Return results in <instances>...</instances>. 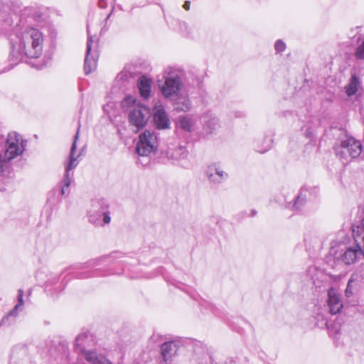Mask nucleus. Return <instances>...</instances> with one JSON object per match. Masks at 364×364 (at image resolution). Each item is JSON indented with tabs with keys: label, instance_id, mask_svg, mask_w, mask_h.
Returning <instances> with one entry per match:
<instances>
[{
	"label": "nucleus",
	"instance_id": "obj_1",
	"mask_svg": "<svg viewBox=\"0 0 364 364\" xmlns=\"http://www.w3.org/2000/svg\"><path fill=\"white\" fill-rule=\"evenodd\" d=\"M10 41V57L15 61L21 60L23 57L38 58L43 53V33L22 21L14 28Z\"/></svg>",
	"mask_w": 364,
	"mask_h": 364
},
{
	"label": "nucleus",
	"instance_id": "obj_2",
	"mask_svg": "<svg viewBox=\"0 0 364 364\" xmlns=\"http://www.w3.org/2000/svg\"><path fill=\"white\" fill-rule=\"evenodd\" d=\"M333 149L337 157L348 161L350 159H356L360 155L363 146L359 140L346 135L334 145Z\"/></svg>",
	"mask_w": 364,
	"mask_h": 364
},
{
	"label": "nucleus",
	"instance_id": "obj_3",
	"mask_svg": "<svg viewBox=\"0 0 364 364\" xmlns=\"http://www.w3.org/2000/svg\"><path fill=\"white\" fill-rule=\"evenodd\" d=\"M124 102L133 104L129 111L128 119L130 125L136 128L135 132H139L147 124L151 117L150 109L145 105L136 103V100L131 96L127 97Z\"/></svg>",
	"mask_w": 364,
	"mask_h": 364
},
{
	"label": "nucleus",
	"instance_id": "obj_4",
	"mask_svg": "<svg viewBox=\"0 0 364 364\" xmlns=\"http://www.w3.org/2000/svg\"><path fill=\"white\" fill-rule=\"evenodd\" d=\"M78 134H79V129L77 130L76 134L74 137V141L71 146L70 153V157H69V161L65 167V175L63 178V180L59 182V183L53 188V189L49 192L48 193V200H51L52 198L55 196L58 193L61 196H64L66 193V191L69 188L71 180H72V176L70 173V171L75 168L77 165V157L75 156V152L76 150V142L78 139Z\"/></svg>",
	"mask_w": 364,
	"mask_h": 364
},
{
	"label": "nucleus",
	"instance_id": "obj_5",
	"mask_svg": "<svg viewBox=\"0 0 364 364\" xmlns=\"http://www.w3.org/2000/svg\"><path fill=\"white\" fill-rule=\"evenodd\" d=\"M87 218L90 223L95 226H102L111 221L109 205L105 199H95L87 211Z\"/></svg>",
	"mask_w": 364,
	"mask_h": 364
},
{
	"label": "nucleus",
	"instance_id": "obj_6",
	"mask_svg": "<svg viewBox=\"0 0 364 364\" xmlns=\"http://www.w3.org/2000/svg\"><path fill=\"white\" fill-rule=\"evenodd\" d=\"M164 82L160 85L162 95L170 100L178 98L183 86L181 77L175 71H166Z\"/></svg>",
	"mask_w": 364,
	"mask_h": 364
},
{
	"label": "nucleus",
	"instance_id": "obj_7",
	"mask_svg": "<svg viewBox=\"0 0 364 364\" xmlns=\"http://www.w3.org/2000/svg\"><path fill=\"white\" fill-rule=\"evenodd\" d=\"M27 141H23L20 136L16 133L9 134L6 142V149L4 155L0 154L4 170L6 167V164L21 155L23 151Z\"/></svg>",
	"mask_w": 364,
	"mask_h": 364
},
{
	"label": "nucleus",
	"instance_id": "obj_8",
	"mask_svg": "<svg viewBox=\"0 0 364 364\" xmlns=\"http://www.w3.org/2000/svg\"><path fill=\"white\" fill-rule=\"evenodd\" d=\"M333 254L336 261L348 266L355 264L362 257L360 245L358 243L341 245Z\"/></svg>",
	"mask_w": 364,
	"mask_h": 364
},
{
	"label": "nucleus",
	"instance_id": "obj_9",
	"mask_svg": "<svg viewBox=\"0 0 364 364\" xmlns=\"http://www.w3.org/2000/svg\"><path fill=\"white\" fill-rule=\"evenodd\" d=\"M157 136L154 131L146 130L139 136L136 151L139 156H148L157 149Z\"/></svg>",
	"mask_w": 364,
	"mask_h": 364
},
{
	"label": "nucleus",
	"instance_id": "obj_10",
	"mask_svg": "<svg viewBox=\"0 0 364 364\" xmlns=\"http://www.w3.org/2000/svg\"><path fill=\"white\" fill-rule=\"evenodd\" d=\"M87 31L88 37L84 69L85 74L87 75L92 73L97 67V61L98 58V43L95 40V36L90 35L88 26L87 27Z\"/></svg>",
	"mask_w": 364,
	"mask_h": 364
},
{
	"label": "nucleus",
	"instance_id": "obj_11",
	"mask_svg": "<svg viewBox=\"0 0 364 364\" xmlns=\"http://www.w3.org/2000/svg\"><path fill=\"white\" fill-rule=\"evenodd\" d=\"M154 124L158 129H166L170 128V119L164 107L158 102L153 108Z\"/></svg>",
	"mask_w": 364,
	"mask_h": 364
},
{
	"label": "nucleus",
	"instance_id": "obj_12",
	"mask_svg": "<svg viewBox=\"0 0 364 364\" xmlns=\"http://www.w3.org/2000/svg\"><path fill=\"white\" fill-rule=\"evenodd\" d=\"M205 174L209 181L215 184L222 183L228 176L227 173L215 164L208 166Z\"/></svg>",
	"mask_w": 364,
	"mask_h": 364
},
{
	"label": "nucleus",
	"instance_id": "obj_13",
	"mask_svg": "<svg viewBox=\"0 0 364 364\" xmlns=\"http://www.w3.org/2000/svg\"><path fill=\"white\" fill-rule=\"evenodd\" d=\"M328 306L329 312L333 315L339 313L343 308L341 298L333 288H331L328 291Z\"/></svg>",
	"mask_w": 364,
	"mask_h": 364
},
{
	"label": "nucleus",
	"instance_id": "obj_14",
	"mask_svg": "<svg viewBox=\"0 0 364 364\" xmlns=\"http://www.w3.org/2000/svg\"><path fill=\"white\" fill-rule=\"evenodd\" d=\"M83 356L90 364H114L104 354L96 350H85Z\"/></svg>",
	"mask_w": 364,
	"mask_h": 364
},
{
	"label": "nucleus",
	"instance_id": "obj_15",
	"mask_svg": "<svg viewBox=\"0 0 364 364\" xmlns=\"http://www.w3.org/2000/svg\"><path fill=\"white\" fill-rule=\"evenodd\" d=\"M362 277L358 272H354L351 274L345 291L347 297L352 296L358 291Z\"/></svg>",
	"mask_w": 364,
	"mask_h": 364
},
{
	"label": "nucleus",
	"instance_id": "obj_16",
	"mask_svg": "<svg viewBox=\"0 0 364 364\" xmlns=\"http://www.w3.org/2000/svg\"><path fill=\"white\" fill-rule=\"evenodd\" d=\"M151 81L146 76H141L137 81V87L140 95L144 99L146 100L149 97L151 93Z\"/></svg>",
	"mask_w": 364,
	"mask_h": 364
},
{
	"label": "nucleus",
	"instance_id": "obj_17",
	"mask_svg": "<svg viewBox=\"0 0 364 364\" xmlns=\"http://www.w3.org/2000/svg\"><path fill=\"white\" fill-rule=\"evenodd\" d=\"M203 128L211 133L219 127L218 118L212 113H205L203 117Z\"/></svg>",
	"mask_w": 364,
	"mask_h": 364
},
{
	"label": "nucleus",
	"instance_id": "obj_18",
	"mask_svg": "<svg viewBox=\"0 0 364 364\" xmlns=\"http://www.w3.org/2000/svg\"><path fill=\"white\" fill-rule=\"evenodd\" d=\"M92 341V335L89 331L83 332L77 336L75 338V345L78 350L85 355V350L89 341Z\"/></svg>",
	"mask_w": 364,
	"mask_h": 364
},
{
	"label": "nucleus",
	"instance_id": "obj_19",
	"mask_svg": "<svg viewBox=\"0 0 364 364\" xmlns=\"http://www.w3.org/2000/svg\"><path fill=\"white\" fill-rule=\"evenodd\" d=\"M318 188L316 187H309L303 186L299 193V198H303L305 200L308 201L316 197L318 194Z\"/></svg>",
	"mask_w": 364,
	"mask_h": 364
},
{
	"label": "nucleus",
	"instance_id": "obj_20",
	"mask_svg": "<svg viewBox=\"0 0 364 364\" xmlns=\"http://www.w3.org/2000/svg\"><path fill=\"white\" fill-rule=\"evenodd\" d=\"M318 188L316 187H309L303 186L299 193V198H303L305 200L308 201L316 197L318 194Z\"/></svg>",
	"mask_w": 364,
	"mask_h": 364
},
{
	"label": "nucleus",
	"instance_id": "obj_21",
	"mask_svg": "<svg viewBox=\"0 0 364 364\" xmlns=\"http://www.w3.org/2000/svg\"><path fill=\"white\" fill-rule=\"evenodd\" d=\"M176 350L177 346L173 341L163 343L161 346V350L164 360H167L176 352Z\"/></svg>",
	"mask_w": 364,
	"mask_h": 364
},
{
	"label": "nucleus",
	"instance_id": "obj_22",
	"mask_svg": "<svg viewBox=\"0 0 364 364\" xmlns=\"http://www.w3.org/2000/svg\"><path fill=\"white\" fill-rule=\"evenodd\" d=\"M178 127L184 132H191L194 130V120L189 116H181L178 118Z\"/></svg>",
	"mask_w": 364,
	"mask_h": 364
},
{
	"label": "nucleus",
	"instance_id": "obj_23",
	"mask_svg": "<svg viewBox=\"0 0 364 364\" xmlns=\"http://www.w3.org/2000/svg\"><path fill=\"white\" fill-rule=\"evenodd\" d=\"M174 101L176 102V109L178 111L186 112L191 108V102L186 96L183 97L180 94L178 98H176Z\"/></svg>",
	"mask_w": 364,
	"mask_h": 364
},
{
	"label": "nucleus",
	"instance_id": "obj_24",
	"mask_svg": "<svg viewBox=\"0 0 364 364\" xmlns=\"http://www.w3.org/2000/svg\"><path fill=\"white\" fill-rule=\"evenodd\" d=\"M360 82L358 77L355 74L353 75L350 77L349 84L346 86V94L350 97L354 95L358 90Z\"/></svg>",
	"mask_w": 364,
	"mask_h": 364
},
{
	"label": "nucleus",
	"instance_id": "obj_25",
	"mask_svg": "<svg viewBox=\"0 0 364 364\" xmlns=\"http://www.w3.org/2000/svg\"><path fill=\"white\" fill-rule=\"evenodd\" d=\"M315 325L321 328H329V323L326 316L322 313H318L314 317Z\"/></svg>",
	"mask_w": 364,
	"mask_h": 364
},
{
	"label": "nucleus",
	"instance_id": "obj_26",
	"mask_svg": "<svg viewBox=\"0 0 364 364\" xmlns=\"http://www.w3.org/2000/svg\"><path fill=\"white\" fill-rule=\"evenodd\" d=\"M172 156L176 160L181 161L186 159L188 156V151L185 147L180 146L174 150Z\"/></svg>",
	"mask_w": 364,
	"mask_h": 364
},
{
	"label": "nucleus",
	"instance_id": "obj_27",
	"mask_svg": "<svg viewBox=\"0 0 364 364\" xmlns=\"http://www.w3.org/2000/svg\"><path fill=\"white\" fill-rule=\"evenodd\" d=\"M18 309H19V307H18L15 305L14 309L12 310H11L6 316L3 317V318L1 319V321L0 322V325L1 326L9 325L10 323H7V321H8L9 317L10 316H13V317L17 316Z\"/></svg>",
	"mask_w": 364,
	"mask_h": 364
},
{
	"label": "nucleus",
	"instance_id": "obj_28",
	"mask_svg": "<svg viewBox=\"0 0 364 364\" xmlns=\"http://www.w3.org/2000/svg\"><path fill=\"white\" fill-rule=\"evenodd\" d=\"M307 201L305 200L303 198H299V195L295 198L294 203L292 205V209L294 210H301Z\"/></svg>",
	"mask_w": 364,
	"mask_h": 364
},
{
	"label": "nucleus",
	"instance_id": "obj_29",
	"mask_svg": "<svg viewBox=\"0 0 364 364\" xmlns=\"http://www.w3.org/2000/svg\"><path fill=\"white\" fill-rule=\"evenodd\" d=\"M355 57L357 60H364V40L356 48Z\"/></svg>",
	"mask_w": 364,
	"mask_h": 364
},
{
	"label": "nucleus",
	"instance_id": "obj_30",
	"mask_svg": "<svg viewBox=\"0 0 364 364\" xmlns=\"http://www.w3.org/2000/svg\"><path fill=\"white\" fill-rule=\"evenodd\" d=\"M264 142L266 144L265 146L262 149L257 147L256 148L257 151L262 154V153L266 152L271 148L272 144V140L271 139H264Z\"/></svg>",
	"mask_w": 364,
	"mask_h": 364
},
{
	"label": "nucleus",
	"instance_id": "obj_31",
	"mask_svg": "<svg viewBox=\"0 0 364 364\" xmlns=\"http://www.w3.org/2000/svg\"><path fill=\"white\" fill-rule=\"evenodd\" d=\"M274 48L277 53H282L285 50L286 44L282 40H277L275 42Z\"/></svg>",
	"mask_w": 364,
	"mask_h": 364
},
{
	"label": "nucleus",
	"instance_id": "obj_32",
	"mask_svg": "<svg viewBox=\"0 0 364 364\" xmlns=\"http://www.w3.org/2000/svg\"><path fill=\"white\" fill-rule=\"evenodd\" d=\"M17 299H18V303H17V304H16V306L20 308V307L23 306V305L24 304L23 290V289H20L18 290Z\"/></svg>",
	"mask_w": 364,
	"mask_h": 364
},
{
	"label": "nucleus",
	"instance_id": "obj_33",
	"mask_svg": "<svg viewBox=\"0 0 364 364\" xmlns=\"http://www.w3.org/2000/svg\"><path fill=\"white\" fill-rule=\"evenodd\" d=\"M98 5L100 8H105L107 6V2L105 0H99Z\"/></svg>",
	"mask_w": 364,
	"mask_h": 364
},
{
	"label": "nucleus",
	"instance_id": "obj_34",
	"mask_svg": "<svg viewBox=\"0 0 364 364\" xmlns=\"http://www.w3.org/2000/svg\"><path fill=\"white\" fill-rule=\"evenodd\" d=\"M357 229H358V230H357L358 232H359L360 229H361L364 232V217L363 218V219L361 220L360 225L357 226Z\"/></svg>",
	"mask_w": 364,
	"mask_h": 364
},
{
	"label": "nucleus",
	"instance_id": "obj_35",
	"mask_svg": "<svg viewBox=\"0 0 364 364\" xmlns=\"http://www.w3.org/2000/svg\"><path fill=\"white\" fill-rule=\"evenodd\" d=\"M190 4H191L190 1H185L184 4L183 5V9L186 10H189Z\"/></svg>",
	"mask_w": 364,
	"mask_h": 364
},
{
	"label": "nucleus",
	"instance_id": "obj_36",
	"mask_svg": "<svg viewBox=\"0 0 364 364\" xmlns=\"http://www.w3.org/2000/svg\"><path fill=\"white\" fill-rule=\"evenodd\" d=\"M363 245H360V252H362V257L364 258V236L362 238Z\"/></svg>",
	"mask_w": 364,
	"mask_h": 364
},
{
	"label": "nucleus",
	"instance_id": "obj_37",
	"mask_svg": "<svg viewBox=\"0 0 364 364\" xmlns=\"http://www.w3.org/2000/svg\"><path fill=\"white\" fill-rule=\"evenodd\" d=\"M4 172V164L2 163L1 157H0V174Z\"/></svg>",
	"mask_w": 364,
	"mask_h": 364
},
{
	"label": "nucleus",
	"instance_id": "obj_38",
	"mask_svg": "<svg viewBox=\"0 0 364 364\" xmlns=\"http://www.w3.org/2000/svg\"><path fill=\"white\" fill-rule=\"evenodd\" d=\"M32 66L36 67L37 69H41L44 66L43 64H38V65H32Z\"/></svg>",
	"mask_w": 364,
	"mask_h": 364
},
{
	"label": "nucleus",
	"instance_id": "obj_39",
	"mask_svg": "<svg viewBox=\"0 0 364 364\" xmlns=\"http://www.w3.org/2000/svg\"><path fill=\"white\" fill-rule=\"evenodd\" d=\"M256 215H257V211H256L255 210H251V215H250V216L254 217V216H255Z\"/></svg>",
	"mask_w": 364,
	"mask_h": 364
},
{
	"label": "nucleus",
	"instance_id": "obj_40",
	"mask_svg": "<svg viewBox=\"0 0 364 364\" xmlns=\"http://www.w3.org/2000/svg\"><path fill=\"white\" fill-rule=\"evenodd\" d=\"M105 259V257L100 258L98 260H103Z\"/></svg>",
	"mask_w": 364,
	"mask_h": 364
},
{
	"label": "nucleus",
	"instance_id": "obj_41",
	"mask_svg": "<svg viewBox=\"0 0 364 364\" xmlns=\"http://www.w3.org/2000/svg\"><path fill=\"white\" fill-rule=\"evenodd\" d=\"M110 16H111V13L107 16V19L109 18Z\"/></svg>",
	"mask_w": 364,
	"mask_h": 364
},
{
	"label": "nucleus",
	"instance_id": "obj_42",
	"mask_svg": "<svg viewBox=\"0 0 364 364\" xmlns=\"http://www.w3.org/2000/svg\"><path fill=\"white\" fill-rule=\"evenodd\" d=\"M4 71H0V73H3Z\"/></svg>",
	"mask_w": 364,
	"mask_h": 364
}]
</instances>
